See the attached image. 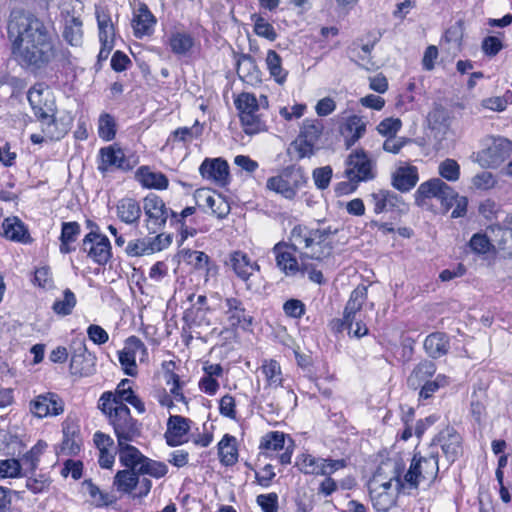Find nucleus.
I'll return each mask as SVG.
<instances>
[{"label": "nucleus", "mask_w": 512, "mask_h": 512, "mask_svg": "<svg viewBox=\"0 0 512 512\" xmlns=\"http://www.w3.org/2000/svg\"><path fill=\"white\" fill-rule=\"evenodd\" d=\"M139 473L148 474L154 478H162L168 472L166 464L151 459L145 458L144 462L139 467Z\"/></svg>", "instance_id": "nucleus-57"}, {"label": "nucleus", "mask_w": 512, "mask_h": 512, "mask_svg": "<svg viewBox=\"0 0 512 512\" xmlns=\"http://www.w3.org/2000/svg\"><path fill=\"white\" fill-rule=\"evenodd\" d=\"M34 283L43 289H51L53 287V279L50 268L43 266L36 269L34 274Z\"/></svg>", "instance_id": "nucleus-64"}, {"label": "nucleus", "mask_w": 512, "mask_h": 512, "mask_svg": "<svg viewBox=\"0 0 512 512\" xmlns=\"http://www.w3.org/2000/svg\"><path fill=\"white\" fill-rule=\"evenodd\" d=\"M262 372L269 387L277 388L281 386L283 378L278 362L275 360L265 361L262 365Z\"/></svg>", "instance_id": "nucleus-50"}, {"label": "nucleus", "mask_w": 512, "mask_h": 512, "mask_svg": "<svg viewBox=\"0 0 512 512\" xmlns=\"http://www.w3.org/2000/svg\"><path fill=\"white\" fill-rule=\"evenodd\" d=\"M21 476V464L18 460H0V478H17Z\"/></svg>", "instance_id": "nucleus-58"}, {"label": "nucleus", "mask_w": 512, "mask_h": 512, "mask_svg": "<svg viewBox=\"0 0 512 512\" xmlns=\"http://www.w3.org/2000/svg\"><path fill=\"white\" fill-rule=\"evenodd\" d=\"M225 324L229 327L248 329L252 324V317L247 314L241 300L230 297L223 302Z\"/></svg>", "instance_id": "nucleus-21"}, {"label": "nucleus", "mask_w": 512, "mask_h": 512, "mask_svg": "<svg viewBox=\"0 0 512 512\" xmlns=\"http://www.w3.org/2000/svg\"><path fill=\"white\" fill-rule=\"evenodd\" d=\"M11 55L23 68L40 70L57 56L51 27L32 14H14L7 26Z\"/></svg>", "instance_id": "nucleus-1"}, {"label": "nucleus", "mask_w": 512, "mask_h": 512, "mask_svg": "<svg viewBox=\"0 0 512 512\" xmlns=\"http://www.w3.org/2000/svg\"><path fill=\"white\" fill-rule=\"evenodd\" d=\"M81 448V440L73 426L66 424L63 427V441L60 451L65 455H76Z\"/></svg>", "instance_id": "nucleus-43"}, {"label": "nucleus", "mask_w": 512, "mask_h": 512, "mask_svg": "<svg viewBox=\"0 0 512 512\" xmlns=\"http://www.w3.org/2000/svg\"><path fill=\"white\" fill-rule=\"evenodd\" d=\"M194 298V294L188 296L191 306L184 311L183 320L190 328L210 327L217 319L213 307L204 295Z\"/></svg>", "instance_id": "nucleus-9"}, {"label": "nucleus", "mask_w": 512, "mask_h": 512, "mask_svg": "<svg viewBox=\"0 0 512 512\" xmlns=\"http://www.w3.org/2000/svg\"><path fill=\"white\" fill-rule=\"evenodd\" d=\"M63 37L72 46H79L82 43V22L79 18L70 17L66 20Z\"/></svg>", "instance_id": "nucleus-44"}, {"label": "nucleus", "mask_w": 512, "mask_h": 512, "mask_svg": "<svg viewBox=\"0 0 512 512\" xmlns=\"http://www.w3.org/2000/svg\"><path fill=\"white\" fill-rule=\"evenodd\" d=\"M227 264L243 281H247L255 271L259 270L258 264L252 262L249 256L241 251L231 253Z\"/></svg>", "instance_id": "nucleus-31"}, {"label": "nucleus", "mask_w": 512, "mask_h": 512, "mask_svg": "<svg viewBox=\"0 0 512 512\" xmlns=\"http://www.w3.org/2000/svg\"><path fill=\"white\" fill-rule=\"evenodd\" d=\"M266 65L276 82L283 83L285 81L287 73L282 69L281 57L274 50L267 52Z\"/></svg>", "instance_id": "nucleus-49"}, {"label": "nucleus", "mask_w": 512, "mask_h": 512, "mask_svg": "<svg viewBox=\"0 0 512 512\" xmlns=\"http://www.w3.org/2000/svg\"><path fill=\"white\" fill-rule=\"evenodd\" d=\"M116 212L118 218L126 224L138 223L142 208L139 202L131 197H124L120 199L116 205Z\"/></svg>", "instance_id": "nucleus-35"}, {"label": "nucleus", "mask_w": 512, "mask_h": 512, "mask_svg": "<svg viewBox=\"0 0 512 512\" xmlns=\"http://www.w3.org/2000/svg\"><path fill=\"white\" fill-rule=\"evenodd\" d=\"M442 180L440 178H432L420 184L415 192V200L417 204H421L424 199L439 197V189H441Z\"/></svg>", "instance_id": "nucleus-46"}, {"label": "nucleus", "mask_w": 512, "mask_h": 512, "mask_svg": "<svg viewBox=\"0 0 512 512\" xmlns=\"http://www.w3.org/2000/svg\"><path fill=\"white\" fill-rule=\"evenodd\" d=\"M234 104L246 134L254 135L266 130L265 121L259 114L258 100L253 93H240L234 100Z\"/></svg>", "instance_id": "nucleus-5"}, {"label": "nucleus", "mask_w": 512, "mask_h": 512, "mask_svg": "<svg viewBox=\"0 0 512 512\" xmlns=\"http://www.w3.org/2000/svg\"><path fill=\"white\" fill-rule=\"evenodd\" d=\"M295 465L302 473L327 476L344 468L346 463L343 459H321L310 454H302L297 457Z\"/></svg>", "instance_id": "nucleus-15"}, {"label": "nucleus", "mask_w": 512, "mask_h": 512, "mask_svg": "<svg viewBox=\"0 0 512 512\" xmlns=\"http://www.w3.org/2000/svg\"><path fill=\"white\" fill-rule=\"evenodd\" d=\"M305 183L306 177L300 168L288 167L281 174L270 177L267 180L266 187L286 199H293Z\"/></svg>", "instance_id": "nucleus-8"}, {"label": "nucleus", "mask_w": 512, "mask_h": 512, "mask_svg": "<svg viewBox=\"0 0 512 512\" xmlns=\"http://www.w3.org/2000/svg\"><path fill=\"white\" fill-rule=\"evenodd\" d=\"M156 22L155 16L151 13L147 5L141 4L132 20L134 36L139 39L145 36H151L154 32Z\"/></svg>", "instance_id": "nucleus-26"}, {"label": "nucleus", "mask_w": 512, "mask_h": 512, "mask_svg": "<svg viewBox=\"0 0 512 512\" xmlns=\"http://www.w3.org/2000/svg\"><path fill=\"white\" fill-rule=\"evenodd\" d=\"M511 142L505 138H493L485 149L478 153V161L482 166L497 167L510 154Z\"/></svg>", "instance_id": "nucleus-19"}, {"label": "nucleus", "mask_w": 512, "mask_h": 512, "mask_svg": "<svg viewBox=\"0 0 512 512\" xmlns=\"http://www.w3.org/2000/svg\"><path fill=\"white\" fill-rule=\"evenodd\" d=\"M259 449L266 457H272L276 452L284 450L279 455V461L281 464L287 465L291 462L294 441L283 432L270 431L261 438Z\"/></svg>", "instance_id": "nucleus-12"}, {"label": "nucleus", "mask_w": 512, "mask_h": 512, "mask_svg": "<svg viewBox=\"0 0 512 512\" xmlns=\"http://www.w3.org/2000/svg\"><path fill=\"white\" fill-rule=\"evenodd\" d=\"M44 91L32 87L28 91V101L34 111L35 116L42 122L43 126H46L44 131L51 133V127L54 126V109L52 104H47V101L43 99Z\"/></svg>", "instance_id": "nucleus-20"}, {"label": "nucleus", "mask_w": 512, "mask_h": 512, "mask_svg": "<svg viewBox=\"0 0 512 512\" xmlns=\"http://www.w3.org/2000/svg\"><path fill=\"white\" fill-rule=\"evenodd\" d=\"M190 420L182 416H170L167 422L165 438L169 446H178L187 442Z\"/></svg>", "instance_id": "nucleus-24"}, {"label": "nucleus", "mask_w": 512, "mask_h": 512, "mask_svg": "<svg viewBox=\"0 0 512 512\" xmlns=\"http://www.w3.org/2000/svg\"><path fill=\"white\" fill-rule=\"evenodd\" d=\"M99 408L108 417L113 426L117 444L132 443L140 436V426L131 417L130 410L125 403L112 397L111 392H105L99 399Z\"/></svg>", "instance_id": "nucleus-2"}, {"label": "nucleus", "mask_w": 512, "mask_h": 512, "mask_svg": "<svg viewBox=\"0 0 512 512\" xmlns=\"http://www.w3.org/2000/svg\"><path fill=\"white\" fill-rule=\"evenodd\" d=\"M449 384L448 378L443 374H438L433 380L422 383L419 398L428 399L440 388L445 387Z\"/></svg>", "instance_id": "nucleus-55"}, {"label": "nucleus", "mask_w": 512, "mask_h": 512, "mask_svg": "<svg viewBox=\"0 0 512 512\" xmlns=\"http://www.w3.org/2000/svg\"><path fill=\"white\" fill-rule=\"evenodd\" d=\"M251 19L254 22V32L257 36L266 38L269 41H274L277 38L274 27L262 16L253 14Z\"/></svg>", "instance_id": "nucleus-54"}, {"label": "nucleus", "mask_w": 512, "mask_h": 512, "mask_svg": "<svg viewBox=\"0 0 512 512\" xmlns=\"http://www.w3.org/2000/svg\"><path fill=\"white\" fill-rule=\"evenodd\" d=\"M138 475L134 469L118 471L114 477V486L117 491L125 494H132L138 484Z\"/></svg>", "instance_id": "nucleus-41"}, {"label": "nucleus", "mask_w": 512, "mask_h": 512, "mask_svg": "<svg viewBox=\"0 0 512 512\" xmlns=\"http://www.w3.org/2000/svg\"><path fill=\"white\" fill-rule=\"evenodd\" d=\"M218 453L223 464L233 465L237 461L235 438L226 434L218 443Z\"/></svg>", "instance_id": "nucleus-45"}, {"label": "nucleus", "mask_w": 512, "mask_h": 512, "mask_svg": "<svg viewBox=\"0 0 512 512\" xmlns=\"http://www.w3.org/2000/svg\"><path fill=\"white\" fill-rule=\"evenodd\" d=\"M81 228L78 222H63L61 235H60V252L62 254H68L74 250L71 246L74 243L78 236L80 235Z\"/></svg>", "instance_id": "nucleus-40"}, {"label": "nucleus", "mask_w": 512, "mask_h": 512, "mask_svg": "<svg viewBox=\"0 0 512 512\" xmlns=\"http://www.w3.org/2000/svg\"><path fill=\"white\" fill-rule=\"evenodd\" d=\"M3 236L14 242L29 244L32 238L26 225L18 217L5 218L2 223Z\"/></svg>", "instance_id": "nucleus-29"}, {"label": "nucleus", "mask_w": 512, "mask_h": 512, "mask_svg": "<svg viewBox=\"0 0 512 512\" xmlns=\"http://www.w3.org/2000/svg\"><path fill=\"white\" fill-rule=\"evenodd\" d=\"M82 489L84 493L90 497L92 504L95 506L101 507L112 502L109 494L101 491L91 480L84 481Z\"/></svg>", "instance_id": "nucleus-48"}, {"label": "nucleus", "mask_w": 512, "mask_h": 512, "mask_svg": "<svg viewBox=\"0 0 512 512\" xmlns=\"http://www.w3.org/2000/svg\"><path fill=\"white\" fill-rule=\"evenodd\" d=\"M272 252L275 256L276 266L286 276H295L299 272L307 271L305 260H300L295 256L297 251L293 250L290 243L278 242L274 245Z\"/></svg>", "instance_id": "nucleus-14"}, {"label": "nucleus", "mask_w": 512, "mask_h": 512, "mask_svg": "<svg viewBox=\"0 0 512 512\" xmlns=\"http://www.w3.org/2000/svg\"><path fill=\"white\" fill-rule=\"evenodd\" d=\"M76 296L70 289H65L63 292V299H58L53 303V311L62 316L71 314L76 305Z\"/></svg>", "instance_id": "nucleus-53"}, {"label": "nucleus", "mask_w": 512, "mask_h": 512, "mask_svg": "<svg viewBox=\"0 0 512 512\" xmlns=\"http://www.w3.org/2000/svg\"><path fill=\"white\" fill-rule=\"evenodd\" d=\"M380 485L368 484L370 499L376 511L387 512L396 504L398 494H396V489L381 490Z\"/></svg>", "instance_id": "nucleus-30"}, {"label": "nucleus", "mask_w": 512, "mask_h": 512, "mask_svg": "<svg viewBox=\"0 0 512 512\" xmlns=\"http://www.w3.org/2000/svg\"><path fill=\"white\" fill-rule=\"evenodd\" d=\"M469 247L474 253L486 254L490 250L491 243L485 234L476 233L471 237Z\"/></svg>", "instance_id": "nucleus-62"}, {"label": "nucleus", "mask_w": 512, "mask_h": 512, "mask_svg": "<svg viewBox=\"0 0 512 512\" xmlns=\"http://www.w3.org/2000/svg\"><path fill=\"white\" fill-rule=\"evenodd\" d=\"M162 234H157L153 239H137L130 241L126 246V253L132 257H138L146 254L161 251L165 245L161 243Z\"/></svg>", "instance_id": "nucleus-34"}, {"label": "nucleus", "mask_w": 512, "mask_h": 512, "mask_svg": "<svg viewBox=\"0 0 512 512\" xmlns=\"http://www.w3.org/2000/svg\"><path fill=\"white\" fill-rule=\"evenodd\" d=\"M167 43L174 54L185 55L194 46V38L190 33L173 31L170 33Z\"/></svg>", "instance_id": "nucleus-39"}, {"label": "nucleus", "mask_w": 512, "mask_h": 512, "mask_svg": "<svg viewBox=\"0 0 512 512\" xmlns=\"http://www.w3.org/2000/svg\"><path fill=\"white\" fill-rule=\"evenodd\" d=\"M135 179L147 189L165 190L169 185L165 174L153 171L149 166L139 167L135 172Z\"/></svg>", "instance_id": "nucleus-28"}, {"label": "nucleus", "mask_w": 512, "mask_h": 512, "mask_svg": "<svg viewBox=\"0 0 512 512\" xmlns=\"http://www.w3.org/2000/svg\"><path fill=\"white\" fill-rule=\"evenodd\" d=\"M193 198L196 206L204 211L210 210L211 214L219 219L225 218L230 212L228 201L220 194L208 188H200L194 192Z\"/></svg>", "instance_id": "nucleus-16"}, {"label": "nucleus", "mask_w": 512, "mask_h": 512, "mask_svg": "<svg viewBox=\"0 0 512 512\" xmlns=\"http://www.w3.org/2000/svg\"><path fill=\"white\" fill-rule=\"evenodd\" d=\"M237 74L247 84L255 85L261 82V71L250 55H241L237 62Z\"/></svg>", "instance_id": "nucleus-36"}, {"label": "nucleus", "mask_w": 512, "mask_h": 512, "mask_svg": "<svg viewBox=\"0 0 512 512\" xmlns=\"http://www.w3.org/2000/svg\"><path fill=\"white\" fill-rule=\"evenodd\" d=\"M117 449L120 463L129 469L139 471L146 457L131 443L117 444Z\"/></svg>", "instance_id": "nucleus-38"}, {"label": "nucleus", "mask_w": 512, "mask_h": 512, "mask_svg": "<svg viewBox=\"0 0 512 512\" xmlns=\"http://www.w3.org/2000/svg\"><path fill=\"white\" fill-rule=\"evenodd\" d=\"M146 216V227L152 234H159L171 217L172 209L166 207L164 201L155 194L147 195L143 200Z\"/></svg>", "instance_id": "nucleus-10"}, {"label": "nucleus", "mask_w": 512, "mask_h": 512, "mask_svg": "<svg viewBox=\"0 0 512 512\" xmlns=\"http://www.w3.org/2000/svg\"><path fill=\"white\" fill-rule=\"evenodd\" d=\"M365 131L366 124L357 115L348 117L341 128V133L345 137L347 147L354 145L364 135Z\"/></svg>", "instance_id": "nucleus-37"}, {"label": "nucleus", "mask_w": 512, "mask_h": 512, "mask_svg": "<svg viewBox=\"0 0 512 512\" xmlns=\"http://www.w3.org/2000/svg\"><path fill=\"white\" fill-rule=\"evenodd\" d=\"M98 135L104 141H111L116 135V122L112 115L102 113L98 120Z\"/></svg>", "instance_id": "nucleus-51"}, {"label": "nucleus", "mask_w": 512, "mask_h": 512, "mask_svg": "<svg viewBox=\"0 0 512 512\" xmlns=\"http://www.w3.org/2000/svg\"><path fill=\"white\" fill-rule=\"evenodd\" d=\"M332 168L330 166H324L313 170L312 178L318 189H326L332 178Z\"/></svg>", "instance_id": "nucleus-61"}, {"label": "nucleus", "mask_w": 512, "mask_h": 512, "mask_svg": "<svg viewBox=\"0 0 512 512\" xmlns=\"http://www.w3.org/2000/svg\"><path fill=\"white\" fill-rule=\"evenodd\" d=\"M294 251L299 253L300 260H323L331 255L332 244L329 231L310 229L307 226H295L289 238Z\"/></svg>", "instance_id": "nucleus-3"}, {"label": "nucleus", "mask_w": 512, "mask_h": 512, "mask_svg": "<svg viewBox=\"0 0 512 512\" xmlns=\"http://www.w3.org/2000/svg\"><path fill=\"white\" fill-rule=\"evenodd\" d=\"M435 441L450 463H453L462 454V437L452 427H446L440 431Z\"/></svg>", "instance_id": "nucleus-22"}, {"label": "nucleus", "mask_w": 512, "mask_h": 512, "mask_svg": "<svg viewBox=\"0 0 512 512\" xmlns=\"http://www.w3.org/2000/svg\"><path fill=\"white\" fill-rule=\"evenodd\" d=\"M371 200L373 203V210L376 214L393 209L401 210V206L404 205L402 198L398 194L385 189L373 192L371 194Z\"/></svg>", "instance_id": "nucleus-27"}, {"label": "nucleus", "mask_w": 512, "mask_h": 512, "mask_svg": "<svg viewBox=\"0 0 512 512\" xmlns=\"http://www.w3.org/2000/svg\"><path fill=\"white\" fill-rule=\"evenodd\" d=\"M426 352H447L449 347L448 337L440 332L432 333L424 341Z\"/></svg>", "instance_id": "nucleus-52"}, {"label": "nucleus", "mask_w": 512, "mask_h": 512, "mask_svg": "<svg viewBox=\"0 0 512 512\" xmlns=\"http://www.w3.org/2000/svg\"><path fill=\"white\" fill-rule=\"evenodd\" d=\"M95 357L93 354H72L70 370L75 375H89L94 371Z\"/></svg>", "instance_id": "nucleus-42"}, {"label": "nucleus", "mask_w": 512, "mask_h": 512, "mask_svg": "<svg viewBox=\"0 0 512 512\" xmlns=\"http://www.w3.org/2000/svg\"><path fill=\"white\" fill-rule=\"evenodd\" d=\"M373 49V44H364L359 48H353L352 53L358 59V63L363 68L370 70L374 68L375 64L371 59V51Z\"/></svg>", "instance_id": "nucleus-59"}, {"label": "nucleus", "mask_w": 512, "mask_h": 512, "mask_svg": "<svg viewBox=\"0 0 512 512\" xmlns=\"http://www.w3.org/2000/svg\"><path fill=\"white\" fill-rule=\"evenodd\" d=\"M367 300V287L357 286L350 294L349 300L345 306L343 315V324H353L357 314L360 312L363 304Z\"/></svg>", "instance_id": "nucleus-33"}, {"label": "nucleus", "mask_w": 512, "mask_h": 512, "mask_svg": "<svg viewBox=\"0 0 512 512\" xmlns=\"http://www.w3.org/2000/svg\"><path fill=\"white\" fill-rule=\"evenodd\" d=\"M439 465L436 454L428 456L414 455L408 471L405 473V485L410 490H417L421 482H432L438 475Z\"/></svg>", "instance_id": "nucleus-6"}, {"label": "nucleus", "mask_w": 512, "mask_h": 512, "mask_svg": "<svg viewBox=\"0 0 512 512\" xmlns=\"http://www.w3.org/2000/svg\"><path fill=\"white\" fill-rule=\"evenodd\" d=\"M376 164L363 150L351 153L346 160L344 176L360 182H367L376 177Z\"/></svg>", "instance_id": "nucleus-11"}, {"label": "nucleus", "mask_w": 512, "mask_h": 512, "mask_svg": "<svg viewBox=\"0 0 512 512\" xmlns=\"http://www.w3.org/2000/svg\"><path fill=\"white\" fill-rule=\"evenodd\" d=\"M402 470L401 463L389 459L378 466L368 484H381V490L386 491L396 489V494L400 491L409 492L408 485H405V477L401 478Z\"/></svg>", "instance_id": "nucleus-7"}, {"label": "nucleus", "mask_w": 512, "mask_h": 512, "mask_svg": "<svg viewBox=\"0 0 512 512\" xmlns=\"http://www.w3.org/2000/svg\"><path fill=\"white\" fill-rule=\"evenodd\" d=\"M201 134V128L198 122L193 127H180L172 132L171 138L173 141L191 142Z\"/></svg>", "instance_id": "nucleus-60"}, {"label": "nucleus", "mask_w": 512, "mask_h": 512, "mask_svg": "<svg viewBox=\"0 0 512 512\" xmlns=\"http://www.w3.org/2000/svg\"><path fill=\"white\" fill-rule=\"evenodd\" d=\"M263 512H278V495L276 493L260 494L256 498Z\"/></svg>", "instance_id": "nucleus-63"}, {"label": "nucleus", "mask_w": 512, "mask_h": 512, "mask_svg": "<svg viewBox=\"0 0 512 512\" xmlns=\"http://www.w3.org/2000/svg\"><path fill=\"white\" fill-rule=\"evenodd\" d=\"M99 158L97 168L103 176L115 170L129 171L136 165V161L126 157L124 151L116 144L101 148Z\"/></svg>", "instance_id": "nucleus-13"}, {"label": "nucleus", "mask_w": 512, "mask_h": 512, "mask_svg": "<svg viewBox=\"0 0 512 512\" xmlns=\"http://www.w3.org/2000/svg\"><path fill=\"white\" fill-rule=\"evenodd\" d=\"M83 250L97 264H106L111 257V245L109 239L97 232L88 233L83 239Z\"/></svg>", "instance_id": "nucleus-17"}, {"label": "nucleus", "mask_w": 512, "mask_h": 512, "mask_svg": "<svg viewBox=\"0 0 512 512\" xmlns=\"http://www.w3.org/2000/svg\"><path fill=\"white\" fill-rule=\"evenodd\" d=\"M93 441L98 449V463L101 468L111 469L115 462L116 450L114 440L107 434L96 432Z\"/></svg>", "instance_id": "nucleus-25"}, {"label": "nucleus", "mask_w": 512, "mask_h": 512, "mask_svg": "<svg viewBox=\"0 0 512 512\" xmlns=\"http://www.w3.org/2000/svg\"><path fill=\"white\" fill-rule=\"evenodd\" d=\"M439 175L450 182H456L460 178V165L456 160L447 158L438 166Z\"/></svg>", "instance_id": "nucleus-56"}, {"label": "nucleus", "mask_w": 512, "mask_h": 512, "mask_svg": "<svg viewBox=\"0 0 512 512\" xmlns=\"http://www.w3.org/2000/svg\"><path fill=\"white\" fill-rule=\"evenodd\" d=\"M419 180L418 169L412 165L399 166L393 174L392 185L401 192L414 188Z\"/></svg>", "instance_id": "nucleus-32"}, {"label": "nucleus", "mask_w": 512, "mask_h": 512, "mask_svg": "<svg viewBox=\"0 0 512 512\" xmlns=\"http://www.w3.org/2000/svg\"><path fill=\"white\" fill-rule=\"evenodd\" d=\"M30 411L38 418L55 417L64 412V401L52 392L40 394L30 402Z\"/></svg>", "instance_id": "nucleus-18"}, {"label": "nucleus", "mask_w": 512, "mask_h": 512, "mask_svg": "<svg viewBox=\"0 0 512 512\" xmlns=\"http://www.w3.org/2000/svg\"><path fill=\"white\" fill-rule=\"evenodd\" d=\"M201 176L219 185H225L229 178L228 163L221 159H205L199 167Z\"/></svg>", "instance_id": "nucleus-23"}, {"label": "nucleus", "mask_w": 512, "mask_h": 512, "mask_svg": "<svg viewBox=\"0 0 512 512\" xmlns=\"http://www.w3.org/2000/svg\"><path fill=\"white\" fill-rule=\"evenodd\" d=\"M323 124L317 119L303 121L300 132L290 144L288 153L295 155L297 160L310 158L319 149V141L323 133Z\"/></svg>", "instance_id": "nucleus-4"}, {"label": "nucleus", "mask_w": 512, "mask_h": 512, "mask_svg": "<svg viewBox=\"0 0 512 512\" xmlns=\"http://www.w3.org/2000/svg\"><path fill=\"white\" fill-rule=\"evenodd\" d=\"M436 369L432 362H423L419 364L414 370L413 374L409 378V384L416 388L426 381L431 380L430 378L434 375Z\"/></svg>", "instance_id": "nucleus-47"}]
</instances>
